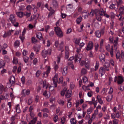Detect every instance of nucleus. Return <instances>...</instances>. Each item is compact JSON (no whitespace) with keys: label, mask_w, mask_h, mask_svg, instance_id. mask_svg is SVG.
<instances>
[{"label":"nucleus","mask_w":124,"mask_h":124,"mask_svg":"<svg viewBox=\"0 0 124 124\" xmlns=\"http://www.w3.org/2000/svg\"><path fill=\"white\" fill-rule=\"evenodd\" d=\"M49 10L50 11V12L49 13L48 16L49 17L50 16L52 15L54 13V11L53 9H52L51 8Z\"/></svg>","instance_id":"nucleus-35"},{"label":"nucleus","mask_w":124,"mask_h":124,"mask_svg":"<svg viewBox=\"0 0 124 124\" xmlns=\"http://www.w3.org/2000/svg\"><path fill=\"white\" fill-rule=\"evenodd\" d=\"M116 58L117 59H119L120 56V54L119 52H118L116 54Z\"/></svg>","instance_id":"nucleus-64"},{"label":"nucleus","mask_w":124,"mask_h":124,"mask_svg":"<svg viewBox=\"0 0 124 124\" xmlns=\"http://www.w3.org/2000/svg\"><path fill=\"white\" fill-rule=\"evenodd\" d=\"M24 61L25 63H27L28 62L29 58L28 57L25 56L23 58Z\"/></svg>","instance_id":"nucleus-42"},{"label":"nucleus","mask_w":124,"mask_h":124,"mask_svg":"<svg viewBox=\"0 0 124 124\" xmlns=\"http://www.w3.org/2000/svg\"><path fill=\"white\" fill-rule=\"evenodd\" d=\"M69 52L68 50L66 49L65 52V58L66 59H68L69 57Z\"/></svg>","instance_id":"nucleus-32"},{"label":"nucleus","mask_w":124,"mask_h":124,"mask_svg":"<svg viewBox=\"0 0 124 124\" xmlns=\"http://www.w3.org/2000/svg\"><path fill=\"white\" fill-rule=\"evenodd\" d=\"M97 98L98 102L101 105H102L103 104V102L100 96L99 95H98L97 97Z\"/></svg>","instance_id":"nucleus-19"},{"label":"nucleus","mask_w":124,"mask_h":124,"mask_svg":"<svg viewBox=\"0 0 124 124\" xmlns=\"http://www.w3.org/2000/svg\"><path fill=\"white\" fill-rule=\"evenodd\" d=\"M18 62L17 59L14 58L13 61V63L16 64L18 63Z\"/></svg>","instance_id":"nucleus-59"},{"label":"nucleus","mask_w":124,"mask_h":124,"mask_svg":"<svg viewBox=\"0 0 124 124\" xmlns=\"http://www.w3.org/2000/svg\"><path fill=\"white\" fill-rule=\"evenodd\" d=\"M124 7L123 6L120 7V8L119 9V13H123L124 10Z\"/></svg>","instance_id":"nucleus-46"},{"label":"nucleus","mask_w":124,"mask_h":124,"mask_svg":"<svg viewBox=\"0 0 124 124\" xmlns=\"http://www.w3.org/2000/svg\"><path fill=\"white\" fill-rule=\"evenodd\" d=\"M3 87V86L2 85H0V94L2 93V89Z\"/></svg>","instance_id":"nucleus-56"},{"label":"nucleus","mask_w":124,"mask_h":124,"mask_svg":"<svg viewBox=\"0 0 124 124\" xmlns=\"http://www.w3.org/2000/svg\"><path fill=\"white\" fill-rule=\"evenodd\" d=\"M98 110L96 109L94 113L92 115V117H93L94 119L95 118L96 116L98 114Z\"/></svg>","instance_id":"nucleus-30"},{"label":"nucleus","mask_w":124,"mask_h":124,"mask_svg":"<svg viewBox=\"0 0 124 124\" xmlns=\"http://www.w3.org/2000/svg\"><path fill=\"white\" fill-rule=\"evenodd\" d=\"M100 15H96V19L99 21L101 22V21L102 17Z\"/></svg>","instance_id":"nucleus-24"},{"label":"nucleus","mask_w":124,"mask_h":124,"mask_svg":"<svg viewBox=\"0 0 124 124\" xmlns=\"http://www.w3.org/2000/svg\"><path fill=\"white\" fill-rule=\"evenodd\" d=\"M66 90L67 88H65L61 91V94L62 96H63L64 95L65 93H66Z\"/></svg>","instance_id":"nucleus-31"},{"label":"nucleus","mask_w":124,"mask_h":124,"mask_svg":"<svg viewBox=\"0 0 124 124\" xmlns=\"http://www.w3.org/2000/svg\"><path fill=\"white\" fill-rule=\"evenodd\" d=\"M99 10L98 9H96L94 10V13L95 14V16L96 15H98L99 14Z\"/></svg>","instance_id":"nucleus-51"},{"label":"nucleus","mask_w":124,"mask_h":124,"mask_svg":"<svg viewBox=\"0 0 124 124\" xmlns=\"http://www.w3.org/2000/svg\"><path fill=\"white\" fill-rule=\"evenodd\" d=\"M118 122V119H114L113 121V124H117Z\"/></svg>","instance_id":"nucleus-57"},{"label":"nucleus","mask_w":124,"mask_h":124,"mask_svg":"<svg viewBox=\"0 0 124 124\" xmlns=\"http://www.w3.org/2000/svg\"><path fill=\"white\" fill-rule=\"evenodd\" d=\"M95 35L98 38H100L101 37V36L100 32L99 30L95 32Z\"/></svg>","instance_id":"nucleus-28"},{"label":"nucleus","mask_w":124,"mask_h":124,"mask_svg":"<svg viewBox=\"0 0 124 124\" xmlns=\"http://www.w3.org/2000/svg\"><path fill=\"white\" fill-rule=\"evenodd\" d=\"M113 97V95H109L106 98V100L108 101H110L112 99Z\"/></svg>","instance_id":"nucleus-33"},{"label":"nucleus","mask_w":124,"mask_h":124,"mask_svg":"<svg viewBox=\"0 0 124 124\" xmlns=\"http://www.w3.org/2000/svg\"><path fill=\"white\" fill-rule=\"evenodd\" d=\"M39 16V14H38V16L36 15L32 16H31L30 18L28 20L30 21H32L34 19H35L36 17H37V19Z\"/></svg>","instance_id":"nucleus-9"},{"label":"nucleus","mask_w":124,"mask_h":124,"mask_svg":"<svg viewBox=\"0 0 124 124\" xmlns=\"http://www.w3.org/2000/svg\"><path fill=\"white\" fill-rule=\"evenodd\" d=\"M20 44V42L18 40H16L14 43V45L15 46H18Z\"/></svg>","instance_id":"nucleus-41"},{"label":"nucleus","mask_w":124,"mask_h":124,"mask_svg":"<svg viewBox=\"0 0 124 124\" xmlns=\"http://www.w3.org/2000/svg\"><path fill=\"white\" fill-rule=\"evenodd\" d=\"M65 96L67 98H69L71 96V93L70 91L69 90H66Z\"/></svg>","instance_id":"nucleus-16"},{"label":"nucleus","mask_w":124,"mask_h":124,"mask_svg":"<svg viewBox=\"0 0 124 124\" xmlns=\"http://www.w3.org/2000/svg\"><path fill=\"white\" fill-rule=\"evenodd\" d=\"M85 67L87 69H89L90 66V64H85Z\"/></svg>","instance_id":"nucleus-63"},{"label":"nucleus","mask_w":124,"mask_h":124,"mask_svg":"<svg viewBox=\"0 0 124 124\" xmlns=\"http://www.w3.org/2000/svg\"><path fill=\"white\" fill-rule=\"evenodd\" d=\"M58 78L57 74H55L53 79L54 86L55 87L57 86V83L58 81Z\"/></svg>","instance_id":"nucleus-5"},{"label":"nucleus","mask_w":124,"mask_h":124,"mask_svg":"<svg viewBox=\"0 0 124 124\" xmlns=\"http://www.w3.org/2000/svg\"><path fill=\"white\" fill-rule=\"evenodd\" d=\"M9 19L10 21L11 22L12 24H14L16 23V20L15 18L13 15H10Z\"/></svg>","instance_id":"nucleus-6"},{"label":"nucleus","mask_w":124,"mask_h":124,"mask_svg":"<svg viewBox=\"0 0 124 124\" xmlns=\"http://www.w3.org/2000/svg\"><path fill=\"white\" fill-rule=\"evenodd\" d=\"M43 87H44L45 86H46V88L47 89L48 88V85L46 84V81H44L43 83Z\"/></svg>","instance_id":"nucleus-34"},{"label":"nucleus","mask_w":124,"mask_h":124,"mask_svg":"<svg viewBox=\"0 0 124 124\" xmlns=\"http://www.w3.org/2000/svg\"><path fill=\"white\" fill-rule=\"evenodd\" d=\"M109 8L110 9L112 10H115L116 11H117V9L115 7V5L111 3L110 5Z\"/></svg>","instance_id":"nucleus-12"},{"label":"nucleus","mask_w":124,"mask_h":124,"mask_svg":"<svg viewBox=\"0 0 124 124\" xmlns=\"http://www.w3.org/2000/svg\"><path fill=\"white\" fill-rule=\"evenodd\" d=\"M45 31L46 32H47L48 30L50 28V27L48 25H46L45 26Z\"/></svg>","instance_id":"nucleus-54"},{"label":"nucleus","mask_w":124,"mask_h":124,"mask_svg":"<svg viewBox=\"0 0 124 124\" xmlns=\"http://www.w3.org/2000/svg\"><path fill=\"white\" fill-rule=\"evenodd\" d=\"M16 14L18 16L19 18H21L24 15V14L23 12H16Z\"/></svg>","instance_id":"nucleus-14"},{"label":"nucleus","mask_w":124,"mask_h":124,"mask_svg":"<svg viewBox=\"0 0 124 124\" xmlns=\"http://www.w3.org/2000/svg\"><path fill=\"white\" fill-rule=\"evenodd\" d=\"M58 118V117L57 115H55L54 117L53 120L55 122H56L57 121V119Z\"/></svg>","instance_id":"nucleus-52"},{"label":"nucleus","mask_w":124,"mask_h":124,"mask_svg":"<svg viewBox=\"0 0 124 124\" xmlns=\"http://www.w3.org/2000/svg\"><path fill=\"white\" fill-rule=\"evenodd\" d=\"M37 117H35L33 118V119L31 120V122L32 124H35L36 121L37 120Z\"/></svg>","instance_id":"nucleus-40"},{"label":"nucleus","mask_w":124,"mask_h":124,"mask_svg":"<svg viewBox=\"0 0 124 124\" xmlns=\"http://www.w3.org/2000/svg\"><path fill=\"white\" fill-rule=\"evenodd\" d=\"M63 47V42L62 41L59 45V47L60 48V50H61Z\"/></svg>","instance_id":"nucleus-39"},{"label":"nucleus","mask_w":124,"mask_h":124,"mask_svg":"<svg viewBox=\"0 0 124 124\" xmlns=\"http://www.w3.org/2000/svg\"><path fill=\"white\" fill-rule=\"evenodd\" d=\"M31 14V13L30 12H28L26 11L24 13V15L26 16V18H28L30 16Z\"/></svg>","instance_id":"nucleus-22"},{"label":"nucleus","mask_w":124,"mask_h":124,"mask_svg":"<svg viewBox=\"0 0 124 124\" xmlns=\"http://www.w3.org/2000/svg\"><path fill=\"white\" fill-rule=\"evenodd\" d=\"M105 13L104 12V10L102 8H101L99 10V15L101 16H103L104 14Z\"/></svg>","instance_id":"nucleus-25"},{"label":"nucleus","mask_w":124,"mask_h":124,"mask_svg":"<svg viewBox=\"0 0 124 124\" xmlns=\"http://www.w3.org/2000/svg\"><path fill=\"white\" fill-rule=\"evenodd\" d=\"M15 82V78L14 76H12L10 77L9 79V83L7 84V86L8 87H11L13 84H14Z\"/></svg>","instance_id":"nucleus-1"},{"label":"nucleus","mask_w":124,"mask_h":124,"mask_svg":"<svg viewBox=\"0 0 124 124\" xmlns=\"http://www.w3.org/2000/svg\"><path fill=\"white\" fill-rule=\"evenodd\" d=\"M74 118H71L70 120V122L72 124H76V122L75 121V122H74Z\"/></svg>","instance_id":"nucleus-55"},{"label":"nucleus","mask_w":124,"mask_h":124,"mask_svg":"<svg viewBox=\"0 0 124 124\" xmlns=\"http://www.w3.org/2000/svg\"><path fill=\"white\" fill-rule=\"evenodd\" d=\"M51 53V50L50 49H48V50L44 49L41 52V55L44 58H45L47 56L48 53L50 55Z\"/></svg>","instance_id":"nucleus-3"},{"label":"nucleus","mask_w":124,"mask_h":124,"mask_svg":"<svg viewBox=\"0 0 124 124\" xmlns=\"http://www.w3.org/2000/svg\"><path fill=\"white\" fill-rule=\"evenodd\" d=\"M43 95L47 98H49L50 96V93L49 92H47L46 90L44 92Z\"/></svg>","instance_id":"nucleus-17"},{"label":"nucleus","mask_w":124,"mask_h":124,"mask_svg":"<svg viewBox=\"0 0 124 124\" xmlns=\"http://www.w3.org/2000/svg\"><path fill=\"white\" fill-rule=\"evenodd\" d=\"M11 34V32L10 30L8 31L7 33H5L3 36L4 37H6L8 36H9Z\"/></svg>","instance_id":"nucleus-26"},{"label":"nucleus","mask_w":124,"mask_h":124,"mask_svg":"<svg viewBox=\"0 0 124 124\" xmlns=\"http://www.w3.org/2000/svg\"><path fill=\"white\" fill-rule=\"evenodd\" d=\"M83 82L85 83L88 82V79L87 77H84L83 78Z\"/></svg>","instance_id":"nucleus-47"},{"label":"nucleus","mask_w":124,"mask_h":124,"mask_svg":"<svg viewBox=\"0 0 124 124\" xmlns=\"http://www.w3.org/2000/svg\"><path fill=\"white\" fill-rule=\"evenodd\" d=\"M65 118L64 117H63L61 119V123L62 124H63L65 122Z\"/></svg>","instance_id":"nucleus-58"},{"label":"nucleus","mask_w":124,"mask_h":124,"mask_svg":"<svg viewBox=\"0 0 124 124\" xmlns=\"http://www.w3.org/2000/svg\"><path fill=\"white\" fill-rule=\"evenodd\" d=\"M118 80L117 81V84L118 85L122 84L124 81V79L121 76L118 77Z\"/></svg>","instance_id":"nucleus-8"},{"label":"nucleus","mask_w":124,"mask_h":124,"mask_svg":"<svg viewBox=\"0 0 124 124\" xmlns=\"http://www.w3.org/2000/svg\"><path fill=\"white\" fill-rule=\"evenodd\" d=\"M67 67L66 66L63 69L62 74L63 75H65L67 72Z\"/></svg>","instance_id":"nucleus-21"},{"label":"nucleus","mask_w":124,"mask_h":124,"mask_svg":"<svg viewBox=\"0 0 124 124\" xmlns=\"http://www.w3.org/2000/svg\"><path fill=\"white\" fill-rule=\"evenodd\" d=\"M81 73L82 75H85L86 73V70L85 68H83L81 71Z\"/></svg>","instance_id":"nucleus-43"},{"label":"nucleus","mask_w":124,"mask_h":124,"mask_svg":"<svg viewBox=\"0 0 124 124\" xmlns=\"http://www.w3.org/2000/svg\"><path fill=\"white\" fill-rule=\"evenodd\" d=\"M63 77H61L59 78V81L58 82L59 84H61L62 83L63 81Z\"/></svg>","instance_id":"nucleus-61"},{"label":"nucleus","mask_w":124,"mask_h":124,"mask_svg":"<svg viewBox=\"0 0 124 124\" xmlns=\"http://www.w3.org/2000/svg\"><path fill=\"white\" fill-rule=\"evenodd\" d=\"M99 66V63L98 62L96 61V65L95 66V70L96 71L98 69Z\"/></svg>","instance_id":"nucleus-49"},{"label":"nucleus","mask_w":124,"mask_h":124,"mask_svg":"<svg viewBox=\"0 0 124 124\" xmlns=\"http://www.w3.org/2000/svg\"><path fill=\"white\" fill-rule=\"evenodd\" d=\"M50 66H49L48 67L46 71V77H47L48 76V74L49 73V71L50 70Z\"/></svg>","instance_id":"nucleus-37"},{"label":"nucleus","mask_w":124,"mask_h":124,"mask_svg":"<svg viewBox=\"0 0 124 124\" xmlns=\"http://www.w3.org/2000/svg\"><path fill=\"white\" fill-rule=\"evenodd\" d=\"M30 91L29 90L24 89L22 91V93L23 95H28L30 94Z\"/></svg>","instance_id":"nucleus-11"},{"label":"nucleus","mask_w":124,"mask_h":124,"mask_svg":"<svg viewBox=\"0 0 124 124\" xmlns=\"http://www.w3.org/2000/svg\"><path fill=\"white\" fill-rule=\"evenodd\" d=\"M41 111L44 112H46L47 113H49V111L48 109L46 108L43 109L41 110Z\"/></svg>","instance_id":"nucleus-50"},{"label":"nucleus","mask_w":124,"mask_h":124,"mask_svg":"<svg viewBox=\"0 0 124 124\" xmlns=\"http://www.w3.org/2000/svg\"><path fill=\"white\" fill-rule=\"evenodd\" d=\"M92 108H90L87 110V113L88 114H90L92 112Z\"/></svg>","instance_id":"nucleus-53"},{"label":"nucleus","mask_w":124,"mask_h":124,"mask_svg":"<svg viewBox=\"0 0 124 124\" xmlns=\"http://www.w3.org/2000/svg\"><path fill=\"white\" fill-rule=\"evenodd\" d=\"M16 109L17 113H19L21 112V111L20 108L19 104H18L16 105Z\"/></svg>","instance_id":"nucleus-20"},{"label":"nucleus","mask_w":124,"mask_h":124,"mask_svg":"<svg viewBox=\"0 0 124 124\" xmlns=\"http://www.w3.org/2000/svg\"><path fill=\"white\" fill-rule=\"evenodd\" d=\"M41 73V71L40 70H37L36 74V77H39Z\"/></svg>","instance_id":"nucleus-36"},{"label":"nucleus","mask_w":124,"mask_h":124,"mask_svg":"<svg viewBox=\"0 0 124 124\" xmlns=\"http://www.w3.org/2000/svg\"><path fill=\"white\" fill-rule=\"evenodd\" d=\"M32 7L30 5H28L26 7V9L27 10L30 12L31 10Z\"/></svg>","instance_id":"nucleus-38"},{"label":"nucleus","mask_w":124,"mask_h":124,"mask_svg":"<svg viewBox=\"0 0 124 124\" xmlns=\"http://www.w3.org/2000/svg\"><path fill=\"white\" fill-rule=\"evenodd\" d=\"M99 57L100 60L102 62H104L105 60V55L103 54H101L99 55Z\"/></svg>","instance_id":"nucleus-7"},{"label":"nucleus","mask_w":124,"mask_h":124,"mask_svg":"<svg viewBox=\"0 0 124 124\" xmlns=\"http://www.w3.org/2000/svg\"><path fill=\"white\" fill-rule=\"evenodd\" d=\"M52 4L54 8H56L58 7L57 2L56 0H53L52 1Z\"/></svg>","instance_id":"nucleus-15"},{"label":"nucleus","mask_w":124,"mask_h":124,"mask_svg":"<svg viewBox=\"0 0 124 124\" xmlns=\"http://www.w3.org/2000/svg\"><path fill=\"white\" fill-rule=\"evenodd\" d=\"M81 58L80 57L78 56V54H77L75 56V61L76 62L78 60L80 62V61Z\"/></svg>","instance_id":"nucleus-18"},{"label":"nucleus","mask_w":124,"mask_h":124,"mask_svg":"<svg viewBox=\"0 0 124 124\" xmlns=\"http://www.w3.org/2000/svg\"><path fill=\"white\" fill-rule=\"evenodd\" d=\"M80 39H76L75 41V44L77 45L80 42Z\"/></svg>","instance_id":"nucleus-60"},{"label":"nucleus","mask_w":124,"mask_h":124,"mask_svg":"<svg viewBox=\"0 0 124 124\" xmlns=\"http://www.w3.org/2000/svg\"><path fill=\"white\" fill-rule=\"evenodd\" d=\"M58 102L60 104H61L62 106L63 105L64 103V101L62 100H59Z\"/></svg>","instance_id":"nucleus-48"},{"label":"nucleus","mask_w":124,"mask_h":124,"mask_svg":"<svg viewBox=\"0 0 124 124\" xmlns=\"http://www.w3.org/2000/svg\"><path fill=\"white\" fill-rule=\"evenodd\" d=\"M5 62L3 61H1L0 62V68L4 67L5 65Z\"/></svg>","instance_id":"nucleus-27"},{"label":"nucleus","mask_w":124,"mask_h":124,"mask_svg":"<svg viewBox=\"0 0 124 124\" xmlns=\"http://www.w3.org/2000/svg\"><path fill=\"white\" fill-rule=\"evenodd\" d=\"M31 41L32 42H37V40L36 39L35 37H33L31 39Z\"/></svg>","instance_id":"nucleus-44"},{"label":"nucleus","mask_w":124,"mask_h":124,"mask_svg":"<svg viewBox=\"0 0 124 124\" xmlns=\"http://www.w3.org/2000/svg\"><path fill=\"white\" fill-rule=\"evenodd\" d=\"M105 68L101 67L99 70V73L101 74V76H102L105 73Z\"/></svg>","instance_id":"nucleus-13"},{"label":"nucleus","mask_w":124,"mask_h":124,"mask_svg":"<svg viewBox=\"0 0 124 124\" xmlns=\"http://www.w3.org/2000/svg\"><path fill=\"white\" fill-rule=\"evenodd\" d=\"M93 46V43L91 41H89L86 47V50L87 51L91 50L92 49Z\"/></svg>","instance_id":"nucleus-4"},{"label":"nucleus","mask_w":124,"mask_h":124,"mask_svg":"<svg viewBox=\"0 0 124 124\" xmlns=\"http://www.w3.org/2000/svg\"><path fill=\"white\" fill-rule=\"evenodd\" d=\"M110 66V64L108 63H106L105 64L104 67L103 68H105V69L106 68H108Z\"/></svg>","instance_id":"nucleus-45"},{"label":"nucleus","mask_w":124,"mask_h":124,"mask_svg":"<svg viewBox=\"0 0 124 124\" xmlns=\"http://www.w3.org/2000/svg\"><path fill=\"white\" fill-rule=\"evenodd\" d=\"M36 37L39 40L42 39V33L40 32H38L36 33Z\"/></svg>","instance_id":"nucleus-10"},{"label":"nucleus","mask_w":124,"mask_h":124,"mask_svg":"<svg viewBox=\"0 0 124 124\" xmlns=\"http://www.w3.org/2000/svg\"><path fill=\"white\" fill-rule=\"evenodd\" d=\"M33 50L36 52L37 54L39 52V47L34 46L33 47Z\"/></svg>","instance_id":"nucleus-29"},{"label":"nucleus","mask_w":124,"mask_h":124,"mask_svg":"<svg viewBox=\"0 0 124 124\" xmlns=\"http://www.w3.org/2000/svg\"><path fill=\"white\" fill-rule=\"evenodd\" d=\"M110 48V45L109 44H108L106 46V48L107 50L109 51V48Z\"/></svg>","instance_id":"nucleus-62"},{"label":"nucleus","mask_w":124,"mask_h":124,"mask_svg":"<svg viewBox=\"0 0 124 124\" xmlns=\"http://www.w3.org/2000/svg\"><path fill=\"white\" fill-rule=\"evenodd\" d=\"M54 31L58 37H62L63 35L61 29L60 27H54Z\"/></svg>","instance_id":"nucleus-2"},{"label":"nucleus","mask_w":124,"mask_h":124,"mask_svg":"<svg viewBox=\"0 0 124 124\" xmlns=\"http://www.w3.org/2000/svg\"><path fill=\"white\" fill-rule=\"evenodd\" d=\"M82 20V17L80 16L76 20L77 23V24H79L80 23Z\"/></svg>","instance_id":"nucleus-23"}]
</instances>
